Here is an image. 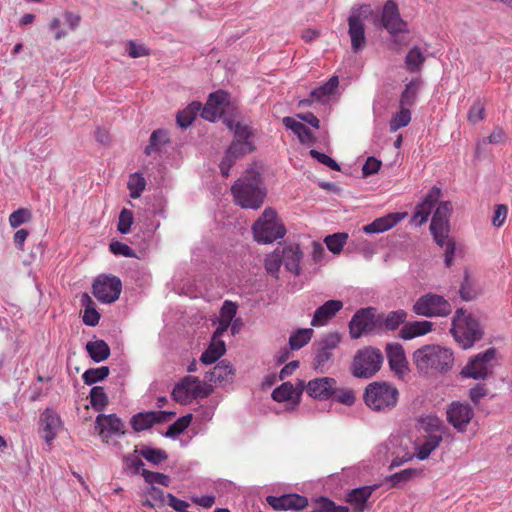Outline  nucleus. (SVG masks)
Returning a JSON list of instances; mask_svg holds the SVG:
<instances>
[{
	"label": "nucleus",
	"instance_id": "nucleus-36",
	"mask_svg": "<svg viewBox=\"0 0 512 512\" xmlns=\"http://www.w3.org/2000/svg\"><path fill=\"white\" fill-rule=\"evenodd\" d=\"M283 124L298 136L300 142L307 143L312 140L313 135L311 130L303 123L296 121L294 118L284 117Z\"/></svg>",
	"mask_w": 512,
	"mask_h": 512
},
{
	"label": "nucleus",
	"instance_id": "nucleus-31",
	"mask_svg": "<svg viewBox=\"0 0 512 512\" xmlns=\"http://www.w3.org/2000/svg\"><path fill=\"white\" fill-rule=\"evenodd\" d=\"M442 442L441 433L428 434L424 442L417 446L416 456L419 460L427 459L430 454L440 445Z\"/></svg>",
	"mask_w": 512,
	"mask_h": 512
},
{
	"label": "nucleus",
	"instance_id": "nucleus-56",
	"mask_svg": "<svg viewBox=\"0 0 512 512\" xmlns=\"http://www.w3.org/2000/svg\"><path fill=\"white\" fill-rule=\"evenodd\" d=\"M140 454L143 458L153 464H159L162 461L167 459V453L161 449H155L150 447H145L141 449Z\"/></svg>",
	"mask_w": 512,
	"mask_h": 512
},
{
	"label": "nucleus",
	"instance_id": "nucleus-39",
	"mask_svg": "<svg viewBox=\"0 0 512 512\" xmlns=\"http://www.w3.org/2000/svg\"><path fill=\"white\" fill-rule=\"evenodd\" d=\"M313 330L310 328L299 329L292 333L289 337V346L292 350H299L304 347L310 340Z\"/></svg>",
	"mask_w": 512,
	"mask_h": 512
},
{
	"label": "nucleus",
	"instance_id": "nucleus-55",
	"mask_svg": "<svg viewBox=\"0 0 512 512\" xmlns=\"http://www.w3.org/2000/svg\"><path fill=\"white\" fill-rule=\"evenodd\" d=\"M485 118V103L482 99H477L470 107L468 112V121L476 124Z\"/></svg>",
	"mask_w": 512,
	"mask_h": 512
},
{
	"label": "nucleus",
	"instance_id": "nucleus-7",
	"mask_svg": "<svg viewBox=\"0 0 512 512\" xmlns=\"http://www.w3.org/2000/svg\"><path fill=\"white\" fill-rule=\"evenodd\" d=\"M384 361L380 349L367 346L357 351L351 366L352 375L357 378H371L382 367Z\"/></svg>",
	"mask_w": 512,
	"mask_h": 512
},
{
	"label": "nucleus",
	"instance_id": "nucleus-32",
	"mask_svg": "<svg viewBox=\"0 0 512 512\" xmlns=\"http://www.w3.org/2000/svg\"><path fill=\"white\" fill-rule=\"evenodd\" d=\"M421 85L422 80L420 77L413 78L409 83H407L400 96V106L407 108L413 106L416 102Z\"/></svg>",
	"mask_w": 512,
	"mask_h": 512
},
{
	"label": "nucleus",
	"instance_id": "nucleus-61",
	"mask_svg": "<svg viewBox=\"0 0 512 512\" xmlns=\"http://www.w3.org/2000/svg\"><path fill=\"white\" fill-rule=\"evenodd\" d=\"M341 341V335L338 332H331L326 334L319 342L318 345L326 350L333 351Z\"/></svg>",
	"mask_w": 512,
	"mask_h": 512
},
{
	"label": "nucleus",
	"instance_id": "nucleus-16",
	"mask_svg": "<svg viewBox=\"0 0 512 512\" xmlns=\"http://www.w3.org/2000/svg\"><path fill=\"white\" fill-rule=\"evenodd\" d=\"M381 22L392 35L407 31V23L401 18L398 5L394 0H388L384 4Z\"/></svg>",
	"mask_w": 512,
	"mask_h": 512
},
{
	"label": "nucleus",
	"instance_id": "nucleus-3",
	"mask_svg": "<svg viewBox=\"0 0 512 512\" xmlns=\"http://www.w3.org/2000/svg\"><path fill=\"white\" fill-rule=\"evenodd\" d=\"M452 210L451 202H441L431 220L430 230L435 242L445 248V264L447 267L452 265L455 254V242L449 238L450 226L449 215Z\"/></svg>",
	"mask_w": 512,
	"mask_h": 512
},
{
	"label": "nucleus",
	"instance_id": "nucleus-57",
	"mask_svg": "<svg viewBox=\"0 0 512 512\" xmlns=\"http://www.w3.org/2000/svg\"><path fill=\"white\" fill-rule=\"evenodd\" d=\"M31 211L27 208H19L12 212L9 216V224L13 228H17L31 219Z\"/></svg>",
	"mask_w": 512,
	"mask_h": 512
},
{
	"label": "nucleus",
	"instance_id": "nucleus-18",
	"mask_svg": "<svg viewBox=\"0 0 512 512\" xmlns=\"http://www.w3.org/2000/svg\"><path fill=\"white\" fill-rule=\"evenodd\" d=\"M385 350L390 369L398 378H403L408 373L409 368L402 345L399 343H388Z\"/></svg>",
	"mask_w": 512,
	"mask_h": 512
},
{
	"label": "nucleus",
	"instance_id": "nucleus-64",
	"mask_svg": "<svg viewBox=\"0 0 512 512\" xmlns=\"http://www.w3.org/2000/svg\"><path fill=\"white\" fill-rule=\"evenodd\" d=\"M144 493L145 496H149L153 503L159 508L165 505V494L163 490L151 485Z\"/></svg>",
	"mask_w": 512,
	"mask_h": 512
},
{
	"label": "nucleus",
	"instance_id": "nucleus-54",
	"mask_svg": "<svg viewBox=\"0 0 512 512\" xmlns=\"http://www.w3.org/2000/svg\"><path fill=\"white\" fill-rule=\"evenodd\" d=\"M224 122L226 123V125L228 126V128L230 130L234 129L235 140L249 141V138L252 135V131H251V128L248 125L242 124V123L238 122L234 126L233 121L229 120V119H226Z\"/></svg>",
	"mask_w": 512,
	"mask_h": 512
},
{
	"label": "nucleus",
	"instance_id": "nucleus-47",
	"mask_svg": "<svg viewBox=\"0 0 512 512\" xmlns=\"http://www.w3.org/2000/svg\"><path fill=\"white\" fill-rule=\"evenodd\" d=\"M191 421H192L191 414H188V415L178 418L173 424H171L168 427V429L165 433V436L172 438V437H176V436L180 435L188 428Z\"/></svg>",
	"mask_w": 512,
	"mask_h": 512
},
{
	"label": "nucleus",
	"instance_id": "nucleus-22",
	"mask_svg": "<svg viewBox=\"0 0 512 512\" xmlns=\"http://www.w3.org/2000/svg\"><path fill=\"white\" fill-rule=\"evenodd\" d=\"M440 195L441 189L436 186L432 187L424 200L416 206L412 220L418 225H422L427 222L433 207L440 198Z\"/></svg>",
	"mask_w": 512,
	"mask_h": 512
},
{
	"label": "nucleus",
	"instance_id": "nucleus-28",
	"mask_svg": "<svg viewBox=\"0 0 512 512\" xmlns=\"http://www.w3.org/2000/svg\"><path fill=\"white\" fill-rule=\"evenodd\" d=\"M433 323L427 320L406 323L400 330V337L410 340L432 331Z\"/></svg>",
	"mask_w": 512,
	"mask_h": 512
},
{
	"label": "nucleus",
	"instance_id": "nucleus-41",
	"mask_svg": "<svg viewBox=\"0 0 512 512\" xmlns=\"http://www.w3.org/2000/svg\"><path fill=\"white\" fill-rule=\"evenodd\" d=\"M128 189L130 197L137 199L141 196L146 187V180L141 173L135 172L129 176Z\"/></svg>",
	"mask_w": 512,
	"mask_h": 512
},
{
	"label": "nucleus",
	"instance_id": "nucleus-50",
	"mask_svg": "<svg viewBox=\"0 0 512 512\" xmlns=\"http://www.w3.org/2000/svg\"><path fill=\"white\" fill-rule=\"evenodd\" d=\"M419 474V471L414 468H407L400 472L394 473L386 478L387 482L391 483V487H396L401 482H408Z\"/></svg>",
	"mask_w": 512,
	"mask_h": 512
},
{
	"label": "nucleus",
	"instance_id": "nucleus-35",
	"mask_svg": "<svg viewBox=\"0 0 512 512\" xmlns=\"http://www.w3.org/2000/svg\"><path fill=\"white\" fill-rule=\"evenodd\" d=\"M81 304L85 308L83 314V322L88 326H96L99 323L100 314L95 309V304L87 293L82 295Z\"/></svg>",
	"mask_w": 512,
	"mask_h": 512
},
{
	"label": "nucleus",
	"instance_id": "nucleus-15",
	"mask_svg": "<svg viewBox=\"0 0 512 512\" xmlns=\"http://www.w3.org/2000/svg\"><path fill=\"white\" fill-rule=\"evenodd\" d=\"M447 420L458 431L465 432L474 411L468 403L452 402L447 408Z\"/></svg>",
	"mask_w": 512,
	"mask_h": 512
},
{
	"label": "nucleus",
	"instance_id": "nucleus-4",
	"mask_svg": "<svg viewBox=\"0 0 512 512\" xmlns=\"http://www.w3.org/2000/svg\"><path fill=\"white\" fill-rule=\"evenodd\" d=\"M398 389L387 382L370 383L364 393L365 404L373 411L386 412L398 403Z\"/></svg>",
	"mask_w": 512,
	"mask_h": 512
},
{
	"label": "nucleus",
	"instance_id": "nucleus-11",
	"mask_svg": "<svg viewBox=\"0 0 512 512\" xmlns=\"http://www.w3.org/2000/svg\"><path fill=\"white\" fill-rule=\"evenodd\" d=\"M495 348H489L483 353H479L469 360L461 371L465 378L485 379L491 374L489 363L495 358Z\"/></svg>",
	"mask_w": 512,
	"mask_h": 512
},
{
	"label": "nucleus",
	"instance_id": "nucleus-26",
	"mask_svg": "<svg viewBox=\"0 0 512 512\" xmlns=\"http://www.w3.org/2000/svg\"><path fill=\"white\" fill-rule=\"evenodd\" d=\"M378 488V485L363 486L353 489L347 496V502L353 506L354 512H363L366 507V502Z\"/></svg>",
	"mask_w": 512,
	"mask_h": 512
},
{
	"label": "nucleus",
	"instance_id": "nucleus-37",
	"mask_svg": "<svg viewBox=\"0 0 512 512\" xmlns=\"http://www.w3.org/2000/svg\"><path fill=\"white\" fill-rule=\"evenodd\" d=\"M201 109L202 104L200 102H192L188 107L179 111L176 118L178 125L182 128L189 127Z\"/></svg>",
	"mask_w": 512,
	"mask_h": 512
},
{
	"label": "nucleus",
	"instance_id": "nucleus-44",
	"mask_svg": "<svg viewBox=\"0 0 512 512\" xmlns=\"http://www.w3.org/2000/svg\"><path fill=\"white\" fill-rule=\"evenodd\" d=\"M110 369L107 366H101L98 368H90L82 375L83 381L87 385H92L96 382L104 380L108 377Z\"/></svg>",
	"mask_w": 512,
	"mask_h": 512
},
{
	"label": "nucleus",
	"instance_id": "nucleus-27",
	"mask_svg": "<svg viewBox=\"0 0 512 512\" xmlns=\"http://www.w3.org/2000/svg\"><path fill=\"white\" fill-rule=\"evenodd\" d=\"M282 263L288 271L295 275L300 274V262L303 254L298 245L288 246L281 251Z\"/></svg>",
	"mask_w": 512,
	"mask_h": 512
},
{
	"label": "nucleus",
	"instance_id": "nucleus-8",
	"mask_svg": "<svg viewBox=\"0 0 512 512\" xmlns=\"http://www.w3.org/2000/svg\"><path fill=\"white\" fill-rule=\"evenodd\" d=\"M213 392L210 384L200 381L195 376H185L172 390V398L180 404H188L194 399H204Z\"/></svg>",
	"mask_w": 512,
	"mask_h": 512
},
{
	"label": "nucleus",
	"instance_id": "nucleus-14",
	"mask_svg": "<svg viewBox=\"0 0 512 512\" xmlns=\"http://www.w3.org/2000/svg\"><path fill=\"white\" fill-rule=\"evenodd\" d=\"M365 13L366 11L361 7L360 9L353 10L348 18V33L351 38V47L354 52H358L366 45L364 26V19L366 18L364 15Z\"/></svg>",
	"mask_w": 512,
	"mask_h": 512
},
{
	"label": "nucleus",
	"instance_id": "nucleus-52",
	"mask_svg": "<svg viewBox=\"0 0 512 512\" xmlns=\"http://www.w3.org/2000/svg\"><path fill=\"white\" fill-rule=\"evenodd\" d=\"M421 428L428 434L441 433L443 430V422L435 416H426L420 419Z\"/></svg>",
	"mask_w": 512,
	"mask_h": 512
},
{
	"label": "nucleus",
	"instance_id": "nucleus-30",
	"mask_svg": "<svg viewBox=\"0 0 512 512\" xmlns=\"http://www.w3.org/2000/svg\"><path fill=\"white\" fill-rule=\"evenodd\" d=\"M233 374L232 365L228 361L223 360L205 374V380L214 383L222 382L228 380Z\"/></svg>",
	"mask_w": 512,
	"mask_h": 512
},
{
	"label": "nucleus",
	"instance_id": "nucleus-38",
	"mask_svg": "<svg viewBox=\"0 0 512 512\" xmlns=\"http://www.w3.org/2000/svg\"><path fill=\"white\" fill-rule=\"evenodd\" d=\"M169 142V137L166 131L164 130H155L152 132L149 144L145 148V153L147 155H151L154 152H157L161 149L162 146H164L166 143Z\"/></svg>",
	"mask_w": 512,
	"mask_h": 512
},
{
	"label": "nucleus",
	"instance_id": "nucleus-24",
	"mask_svg": "<svg viewBox=\"0 0 512 512\" xmlns=\"http://www.w3.org/2000/svg\"><path fill=\"white\" fill-rule=\"evenodd\" d=\"M344 304L340 300H328L318 307L311 320V325L320 327L326 325L342 308Z\"/></svg>",
	"mask_w": 512,
	"mask_h": 512
},
{
	"label": "nucleus",
	"instance_id": "nucleus-62",
	"mask_svg": "<svg viewBox=\"0 0 512 512\" xmlns=\"http://www.w3.org/2000/svg\"><path fill=\"white\" fill-rule=\"evenodd\" d=\"M332 356H333V354L331 351L326 350L318 345L316 353H315V357H314V363H313L314 368L316 370H318V369L322 370V368L325 366V364L328 361H330Z\"/></svg>",
	"mask_w": 512,
	"mask_h": 512
},
{
	"label": "nucleus",
	"instance_id": "nucleus-33",
	"mask_svg": "<svg viewBox=\"0 0 512 512\" xmlns=\"http://www.w3.org/2000/svg\"><path fill=\"white\" fill-rule=\"evenodd\" d=\"M86 350L94 362H102L110 356V347L104 340L89 341Z\"/></svg>",
	"mask_w": 512,
	"mask_h": 512
},
{
	"label": "nucleus",
	"instance_id": "nucleus-13",
	"mask_svg": "<svg viewBox=\"0 0 512 512\" xmlns=\"http://www.w3.org/2000/svg\"><path fill=\"white\" fill-rule=\"evenodd\" d=\"M375 328L376 320L373 308L358 310L349 323V333L352 339H358L363 334L372 332Z\"/></svg>",
	"mask_w": 512,
	"mask_h": 512
},
{
	"label": "nucleus",
	"instance_id": "nucleus-25",
	"mask_svg": "<svg viewBox=\"0 0 512 512\" xmlns=\"http://www.w3.org/2000/svg\"><path fill=\"white\" fill-rule=\"evenodd\" d=\"M405 216L406 213L387 214L365 225L363 231L368 234L385 232L396 226Z\"/></svg>",
	"mask_w": 512,
	"mask_h": 512
},
{
	"label": "nucleus",
	"instance_id": "nucleus-10",
	"mask_svg": "<svg viewBox=\"0 0 512 512\" xmlns=\"http://www.w3.org/2000/svg\"><path fill=\"white\" fill-rule=\"evenodd\" d=\"M413 311L420 316L443 317L449 315L452 311V308L449 302L442 296L433 293H427L421 296L414 303Z\"/></svg>",
	"mask_w": 512,
	"mask_h": 512
},
{
	"label": "nucleus",
	"instance_id": "nucleus-5",
	"mask_svg": "<svg viewBox=\"0 0 512 512\" xmlns=\"http://www.w3.org/2000/svg\"><path fill=\"white\" fill-rule=\"evenodd\" d=\"M254 239L258 243H273L282 239L286 234V228L277 212L271 208H266L261 216L255 221L252 227Z\"/></svg>",
	"mask_w": 512,
	"mask_h": 512
},
{
	"label": "nucleus",
	"instance_id": "nucleus-59",
	"mask_svg": "<svg viewBox=\"0 0 512 512\" xmlns=\"http://www.w3.org/2000/svg\"><path fill=\"white\" fill-rule=\"evenodd\" d=\"M133 224V213L128 209H123L119 215L118 231L122 234H127Z\"/></svg>",
	"mask_w": 512,
	"mask_h": 512
},
{
	"label": "nucleus",
	"instance_id": "nucleus-60",
	"mask_svg": "<svg viewBox=\"0 0 512 512\" xmlns=\"http://www.w3.org/2000/svg\"><path fill=\"white\" fill-rule=\"evenodd\" d=\"M337 402L351 406L355 403L356 397L355 392L349 388L339 389L337 387V392L333 395Z\"/></svg>",
	"mask_w": 512,
	"mask_h": 512
},
{
	"label": "nucleus",
	"instance_id": "nucleus-2",
	"mask_svg": "<svg viewBox=\"0 0 512 512\" xmlns=\"http://www.w3.org/2000/svg\"><path fill=\"white\" fill-rule=\"evenodd\" d=\"M413 361L422 373L444 372L451 369L454 361L453 352L440 345H425L413 353Z\"/></svg>",
	"mask_w": 512,
	"mask_h": 512
},
{
	"label": "nucleus",
	"instance_id": "nucleus-23",
	"mask_svg": "<svg viewBox=\"0 0 512 512\" xmlns=\"http://www.w3.org/2000/svg\"><path fill=\"white\" fill-rule=\"evenodd\" d=\"M43 439L50 444L62 428L60 416L51 409H46L40 416Z\"/></svg>",
	"mask_w": 512,
	"mask_h": 512
},
{
	"label": "nucleus",
	"instance_id": "nucleus-53",
	"mask_svg": "<svg viewBox=\"0 0 512 512\" xmlns=\"http://www.w3.org/2000/svg\"><path fill=\"white\" fill-rule=\"evenodd\" d=\"M315 512H348L349 509L346 506L336 505L333 501L328 498H320L316 501L314 506Z\"/></svg>",
	"mask_w": 512,
	"mask_h": 512
},
{
	"label": "nucleus",
	"instance_id": "nucleus-43",
	"mask_svg": "<svg viewBox=\"0 0 512 512\" xmlns=\"http://www.w3.org/2000/svg\"><path fill=\"white\" fill-rule=\"evenodd\" d=\"M90 404L96 411H102L108 405V396L101 386H95L90 391Z\"/></svg>",
	"mask_w": 512,
	"mask_h": 512
},
{
	"label": "nucleus",
	"instance_id": "nucleus-42",
	"mask_svg": "<svg viewBox=\"0 0 512 512\" xmlns=\"http://www.w3.org/2000/svg\"><path fill=\"white\" fill-rule=\"evenodd\" d=\"M411 121V111L407 107L400 106V111L397 112L390 120L389 127L391 132L406 127Z\"/></svg>",
	"mask_w": 512,
	"mask_h": 512
},
{
	"label": "nucleus",
	"instance_id": "nucleus-19",
	"mask_svg": "<svg viewBox=\"0 0 512 512\" xmlns=\"http://www.w3.org/2000/svg\"><path fill=\"white\" fill-rule=\"evenodd\" d=\"M228 100L229 95L225 91L219 90L211 93L202 109L201 116L205 120L215 121L222 116Z\"/></svg>",
	"mask_w": 512,
	"mask_h": 512
},
{
	"label": "nucleus",
	"instance_id": "nucleus-20",
	"mask_svg": "<svg viewBox=\"0 0 512 512\" xmlns=\"http://www.w3.org/2000/svg\"><path fill=\"white\" fill-rule=\"evenodd\" d=\"M266 501L276 511L302 510L308 506V499L298 494L267 496Z\"/></svg>",
	"mask_w": 512,
	"mask_h": 512
},
{
	"label": "nucleus",
	"instance_id": "nucleus-34",
	"mask_svg": "<svg viewBox=\"0 0 512 512\" xmlns=\"http://www.w3.org/2000/svg\"><path fill=\"white\" fill-rule=\"evenodd\" d=\"M426 57L418 46L411 48L405 57V67L410 73L419 72L422 69Z\"/></svg>",
	"mask_w": 512,
	"mask_h": 512
},
{
	"label": "nucleus",
	"instance_id": "nucleus-12",
	"mask_svg": "<svg viewBox=\"0 0 512 512\" xmlns=\"http://www.w3.org/2000/svg\"><path fill=\"white\" fill-rule=\"evenodd\" d=\"M176 415L170 411H145L134 414L130 424L135 432H142L150 429L155 424L165 423Z\"/></svg>",
	"mask_w": 512,
	"mask_h": 512
},
{
	"label": "nucleus",
	"instance_id": "nucleus-17",
	"mask_svg": "<svg viewBox=\"0 0 512 512\" xmlns=\"http://www.w3.org/2000/svg\"><path fill=\"white\" fill-rule=\"evenodd\" d=\"M306 392L315 399L327 400L337 392V381L331 377L312 379L306 385Z\"/></svg>",
	"mask_w": 512,
	"mask_h": 512
},
{
	"label": "nucleus",
	"instance_id": "nucleus-63",
	"mask_svg": "<svg viewBox=\"0 0 512 512\" xmlns=\"http://www.w3.org/2000/svg\"><path fill=\"white\" fill-rule=\"evenodd\" d=\"M126 50L131 58H139L150 54L148 48L135 40L128 41Z\"/></svg>",
	"mask_w": 512,
	"mask_h": 512
},
{
	"label": "nucleus",
	"instance_id": "nucleus-46",
	"mask_svg": "<svg viewBox=\"0 0 512 512\" xmlns=\"http://www.w3.org/2000/svg\"><path fill=\"white\" fill-rule=\"evenodd\" d=\"M407 318L406 311L399 309L391 311L383 320V324L388 330H396L401 324L405 322Z\"/></svg>",
	"mask_w": 512,
	"mask_h": 512
},
{
	"label": "nucleus",
	"instance_id": "nucleus-45",
	"mask_svg": "<svg viewBox=\"0 0 512 512\" xmlns=\"http://www.w3.org/2000/svg\"><path fill=\"white\" fill-rule=\"evenodd\" d=\"M348 234L346 233H335L325 237L324 242L327 248L334 254H339L343 246L346 244Z\"/></svg>",
	"mask_w": 512,
	"mask_h": 512
},
{
	"label": "nucleus",
	"instance_id": "nucleus-40",
	"mask_svg": "<svg viewBox=\"0 0 512 512\" xmlns=\"http://www.w3.org/2000/svg\"><path fill=\"white\" fill-rule=\"evenodd\" d=\"M339 85V80L337 76L331 77L325 84L314 89L311 92V97L316 101H324V99L333 94L335 89Z\"/></svg>",
	"mask_w": 512,
	"mask_h": 512
},
{
	"label": "nucleus",
	"instance_id": "nucleus-58",
	"mask_svg": "<svg viewBox=\"0 0 512 512\" xmlns=\"http://www.w3.org/2000/svg\"><path fill=\"white\" fill-rule=\"evenodd\" d=\"M142 476L145 478L146 482L150 483L151 485L157 483L163 486H169L170 484V477L163 473L151 472L143 469Z\"/></svg>",
	"mask_w": 512,
	"mask_h": 512
},
{
	"label": "nucleus",
	"instance_id": "nucleus-6",
	"mask_svg": "<svg viewBox=\"0 0 512 512\" xmlns=\"http://www.w3.org/2000/svg\"><path fill=\"white\" fill-rule=\"evenodd\" d=\"M451 333L463 349H468L482 338L478 321L460 309L453 317Z\"/></svg>",
	"mask_w": 512,
	"mask_h": 512
},
{
	"label": "nucleus",
	"instance_id": "nucleus-21",
	"mask_svg": "<svg viewBox=\"0 0 512 512\" xmlns=\"http://www.w3.org/2000/svg\"><path fill=\"white\" fill-rule=\"evenodd\" d=\"M100 428V436L105 443H109L110 434L124 435L125 425L116 414L98 415L95 421Z\"/></svg>",
	"mask_w": 512,
	"mask_h": 512
},
{
	"label": "nucleus",
	"instance_id": "nucleus-9",
	"mask_svg": "<svg viewBox=\"0 0 512 512\" xmlns=\"http://www.w3.org/2000/svg\"><path fill=\"white\" fill-rule=\"evenodd\" d=\"M122 291L120 278L113 275L101 274L93 282L92 293L101 302L110 304L115 302Z\"/></svg>",
	"mask_w": 512,
	"mask_h": 512
},
{
	"label": "nucleus",
	"instance_id": "nucleus-48",
	"mask_svg": "<svg viewBox=\"0 0 512 512\" xmlns=\"http://www.w3.org/2000/svg\"><path fill=\"white\" fill-rule=\"evenodd\" d=\"M264 264L267 273L278 277V272L282 264V257L279 249H276L272 253L268 254L265 258Z\"/></svg>",
	"mask_w": 512,
	"mask_h": 512
},
{
	"label": "nucleus",
	"instance_id": "nucleus-51",
	"mask_svg": "<svg viewBox=\"0 0 512 512\" xmlns=\"http://www.w3.org/2000/svg\"><path fill=\"white\" fill-rule=\"evenodd\" d=\"M294 393L295 388L293 384L290 382H284L279 387L274 389L272 392V398L277 402H285L292 399Z\"/></svg>",
	"mask_w": 512,
	"mask_h": 512
},
{
	"label": "nucleus",
	"instance_id": "nucleus-1",
	"mask_svg": "<svg viewBox=\"0 0 512 512\" xmlns=\"http://www.w3.org/2000/svg\"><path fill=\"white\" fill-rule=\"evenodd\" d=\"M231 194L241 208L259 209L267 195L262 175L254 168L247 169L232 185Z\"/></svg>",
	"mask_w": 512,
	"mask_h": 512
},
{
	"label": "nucleus",
	"instance_id": "nucleus-49",
	"mask_svg": "<svg viewBox=\"0 0 512 512\" xmlns=\"http://www.w3.org/2000/svg\"><path fill=\"white\" fill-rule=\"evenodd\" d=\"M255 149L253 143L251 141L245 140H234L231 145L228 147V151L230 154L239 158L244 156L245 154L253 152Z\"/></svg>",
	"mask_w": 512,
	"mask_h": 512
},
{
	"label": "nucleus",
	"instance_id": "nucleus-29",
	"mask_svg": "<svg viewBox=\"0 0 512 512\" xmlns=\"http://www.w3.org/2000/svg\"><path fill=\"white\" fill-rule=\"evenodd\" d=\"M226 352V345L222 339L211 338V342L207 349L202 353L200 361L205 365L216 362Z\"/></svg>",
	"mask_w": 512,
	"mask_h": 512
}]
</instances>
